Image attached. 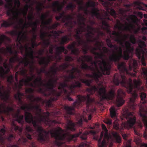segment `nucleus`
Listing matches in <instances>:
<instances>
[{
	"mask_svg": "<svg viewBox=\"0 0 147 147\" xmlns=\"http://www.w3.org/2000/svg\"><path fill=\"white\" fill-rule=\"evenodd\" d=\"M34 91V89L32 88L25 90L26 93L30 94L27 96V98L31 102L29 105L24 103L22 100V97L24 96L23 93L19 92L15 94L14 98L18 101V104L21 106V109L25 111L24 115L26 122L29 123H32L37 132L38 140L40 143H44L47 141L48 135V133H50L51 137L55 139L54 144L58 147H61L63 144L61 141L65 139L66 135L63 133V130L59 127L52 129L47 132L39 124L42 122L48 125L49 127H52L57 123V122L55 120L49 119L50 113L49 112H42V109L37 104L41 101L42 99L38 97H34L32 94Z\"/></svg>",
	"mask_w": 147,
	"mask_h": 147,
	"instance_id": "1",
	"label": "nucleus"
},
{
	"mask_svg": "<svg viewBox=\"0 0 147 147\" xmlns=\"http://www.w3.org/2000/svg\"><path fill=\"white\" fill-rule=\"evenodd\" d=\"M78 62H81V68L85 70H89L93 72L92 74H87L86 77L92 78L99 86L102 87L98 90V93L102 100H113L115 95V91L111 90L108 93L103 86V82L100 81L99 78L103 75H109L110 66H109L105 61L96 60L93 61L92 57L88 55L82 56L78 58Z\"/></svg>",
	"mask_w": 147,
	"mask_h": 147,
	"instance_id": "2",
	"label": "nucleus"
},
{
	"mask_svg": "<svg viewBox=\"0 0 147 147\" xmlns=\"http://www.w3.org/2000/svg\"><path fill=\"white\" fill-rule=\"evenodd\" d=\"M117 67L120 73H117L114 74L113 81V83L116 86H118L120 84L122 86L127 89L128 93L132 94V97L130 99V101L131 103L129 106L131 109L134 110L136 108L134 102L136 98L138 97V95L136 90L133 92V88L134 87V89L138 90L143 89V87L140 86L141 82L140 80L134 79L133 81V84L132 80L130 78L129 79L128 81L127 82L125 75H132L126 68L125 63L118 62Z\"/></svg>",
	"mask_w": 147,
	"mask_h": 147,
	"instance_id": "3",
	"label": "nucleus"
},
{
	"mask_svg": "<svg viewBox=\"0 0 147 147\" xmlns=\"http://www.w3.org/2000/svg\"><path fill=\"white\" fill-rule=\"evenodd\" d=\"M66 72L69 74V75L64 76L65 82L60 83L58 87V89L61 93V95L59 96L62 94L66 96V99L69 101H73L74 99L69 97L70 94H74L76 92L75 88H81L82 84L79 81L76 80H74V83L70 85L67 82H71L73 79L76 78V76L74 75L78 74L80 76L82 73L81 70L74 67H73L71 70H67Z\"/></svg>",
	"mask_w": 147,
	"mask_h": 147,
	"instance_id": "4",
	"label": "nucleus"
},
{
	"mask_svg": "<svg viewBox=\"0 0 147 147\" xmlns=\"http://www.w3.org/2000/svg\"><path fill=\"white\" fill-rule=\"evenodd\" d=\"M142 4V3L140 1H136L133 4H124V6L126 7V9H120L118 11V13L121 17L120 18L121 20L125 19L130 23L129 24L126 22V26H125L119 21V24H117L116 26V28L120 30L130 31L131 29H132L134 27L132 23L136 24L138 19L137 16L134 15L132 14L130 16L127 15V12L131 11L130 7L133 5L138 6V8L139 9L143 10V7L140 6V5Z\"/></svg>",
	"mask_w": 147,
	"mask_h": 147,
	"instance_id": "5",
	"label": "nucleus"
},
{
	"mask_svg": "<svg viewBox=\"0 0 147 147\" xmlns=\"http://www.w3.org/2000/svg\"><path fill=\"white\" fill-rule=\"evenodd\" d=\"M6 3L5 5V7L7 9V14L10 17L9 19L10 22L4 21L1 24V27H7L14 24L17 23L19 25H23L24 20L21 18L19 16L22 14L26 19V16L28 12L22 10L19 11L18 9L15 11V7H13V0H5Z\"/></svg>",
	"mask_w": 147,
	"mask_h": 147,
	"instance_id": "6",
	"label": "nucleus"
},
{
	"mask_svg": "<svg viewBox=\"0 0 147 147\" xmlns=\"http://www.w3.org/2000/svg\"><path fill=\"white\" fill-rule=\"evenodd\" d=\"M36 80L40 83L42 86L45 87V88H42L44 92L41 94L45 96H51L50 99L46 103L47 106L48 107H51L52 105V101H56L61 94V92L54 89L57 83V80L54 78L51 79L46 84H44L42 77H40L39 79H37Z\"/></svg>",
	"mask_w": 147,
	"mask_h": 147,
	"instance_id": "7",
	"label": "nucleus"
},
{
	"mask_svg": "<svg viewBox=\"0 0 147 147\" xmlns=\"http://www.w3.org/2000/svg\"><path fill=\"white\" fill-rule=\"evenodd\" d=\"M26 77H27V79H22L20 80L19 83H16L14 81L13 76L11 74L7 76V81L9 85L13 86V90H18V92H20V90L22 89V86L24 84L26 86H28L34 88H37V91L38 92L40 93H43L42 88L41 87L42 84H40L39 82L36 80L37 79H39L40 77H41L40 76L36 78L34 81L33 83L31 82L33 80L32 78L28 76L27 75Z\"/></svg>",
	"mask_w": 147,
	"mask_h": 147,
	"instance_id": "8",
	"label": "nucleus"
},
{
	"mask_svg": "<svg viewBox=\"0 0 147 147\" xmlns=\"http://www.w3.org/2000/svg\"><path fill=\"white\" fill-rule=\"evenodd\" d=\"M131 46V45L129 41H126L123 47H125L126 50L124 51L123 54V50L121 47H118L116 45H113V48H114L117 52L114 51H113L112 54L109 57V61L116 63L118 62L121 58H123L125 60H128L129 57V54L134 50L133 48Z\"/></svg>",
	"mask_w": 147,
	"mask_h": 147,
	"instance_id": "9",
	"label": "nucleus"
},
{
	"mask_svg": "<svg viewBox=\"0 0 147 147\" xmlns=\"http://www.w3.org/2000/svg\"><path fill=\"white\" fill-rule=\"evenodd\" d=\"M11 34L13 35H18V36L16 40L17 42V46L19 48L22 54H23L24 50H25L26 54L24 55L25 57H28L32 56L34 55V51L30 47H28L27 45H26L23 46L22 43L25 40H27L28 37L23 32V31L17 32V31L13 30L11 32Z\"/></svg>",
	"mask_w": 147,
	"mask_h": 147,
	"instance_id": "10",
	"label": "nucleus"
},
{
	"mask_svg": "<svg viewBox=\"0 0 147 147\" xmlns=\"http://www.w3.org/2000/svg\"><path fill=\"white\" fill-rule=\"evenodd\" d=\"M77 100L73 103L72 106H65L64 107V109L68 115L74 114L75 111V108H78L82 105V102H85L87 105H89L93 101L90 97V94H88L86 96L79 95L77 96Z\"/></svg>",
	"mask_w": 147,
	"mask_h": 147,
	"instance_id": "11",
	"label": "nucleus"
},
{
	"mask_svg": "<svg viewBox=\"0 0 147 147\" xmlns=\"http://www.w3.org/2000/svg\"><path fill=\"white\" fill-rule=\"evenodd\" d=\"M138 42V47L136 48L135 51L136 55L139 59L140 60L142 65L146 66L145 56L147 55L146 45L145 42L140 40H139Z\"/></svg>",
	"mask_w": 147,
	"mask_h": 147,
	"instance_id": "12",
	"label": "nucleus"
},
{
	"mask_svg": "<svg viewBox=\"0 0 147 147\" xmlns=\"http://www.w3.org/2000/svg\"><path fill=\"white\" fill-rule=\"evenodd\" d=\"M122 114L123 117L127 120L129 127H132L136 122V117L134 115V113L129 112L128 109H123Z\"/></svg>",
	"mask_w": 147,
	"mask_h": 147,
	"instance_id": "13",
	"label": "nucleus"
},
{
	"mask_svg": "<svg viewBox=\"0 0 147 147\" xmlns=\"http://www.w3.org/2000/svg\"><path fill=\"white\" fill-rule=\"evenodd\" d=\"M98 4V3L97 2L90 1L86 3V5L88 7L92 8L91 13L93 16L96 17L97 19L102 20V18L100 17V14L99 12V9L97 7H96Z\"/></svg>",
	"mask_w": 147,
	"mask_h": 147,
	"instance_id": "14",
	"label": "nucleus"
},
{
	"mask_svg": "<svg viewBox=\"0 0 147 147\" xmlns=\"http://www.w3.org/2000/svg\"><path fill=\"white\" fill-rule=\"evenodd\" d=\"M25 135L27 138L24 136H21V138L19 139L16 144L11 145L9 144V145H7L6 144V140H5V144L4 145L0 144V146H2V147H5V145H6V147H18L20 145H26L27 142V139L31 140L32 138L31 135L28 132L26 133Z\"/></svg>",
	"mask_w": 147,
	"mask_h": 147,
	"instance_id": "15",
	"label": "nucleus"
},
{
	"mask_svg": "<svg viewBox=\"0 0 147 147\" xmlns=\"http://www.w3.org/2000/svg\"><path fill=\"white\" fill-rule=\"evenodd\" d=\"M3 127L0 131V144L4 145L5 144V140H7L10 144L11 141L15 138V137L12 134L9 135L8 137H4L6 132L5 127V125H3Z\"/></svg>",
	"mask_w": 147,
	"mask_h": 147,
	"instance_id": "16",
	"label": "nucleus"
},
{
	"mask_svg": "<svg viewBox=\"0 0 147 147\" xmlns=\"http://www.w3.org/2000/svg\"><path fill=\"white\" fill-rule=\"evenodd\" d=\"M80 80L82 83L85 84L86 86L90 87L86 89V91L90 94H92L98 90V88L95 86H91V84L93 80H86L85 79L80 78Z\"/></svg>",
	"mask_w": 147,
	"mask_h": 147,
	"instance_id": "17",
	"label": "nucleus"
},
{
	"mask_svg": "<svg viewBox=\"0 0 147 147\" xmlns=\"http://www.w3.org/2000/svg\"><path fill=\"white\" fill-rule=\"evenodd\" d=\"M125 96V94L122 89H119L117 90L116 102L117 107L121 106L124 103L125 101L123 99V97Z\"/></svg>",
	"mask_w": 147,
	"mask_h": 147,
	"instance_id": "18",
	"label": "nucleus"
},
{
	"mask_svg": "<svg viewBox=\"0 0 147 147\" xmlns=\"http://www.w3.org/2000/svg\"><path fill=\"white\" fill-rule=\"evenodd\" d=\"M57 64L56 63H55L54 67H50L51 71L53 75L55 76L57 73V71H63L65 70L70 65V64L68 63H62L60 65L59 67H55Z\"/></svg>",
	"mask_w": 147,
	"mask_h": 147,
	"instance_id": "19",
	"label": "nucleus"
},
{
	"mask_svg": "<svg viewBox=\"0 0 147 147\" xmlns=\"http://www.w3.org/2000/svg\"><path fill=\"white\" fill-rule=\"evenodd\" d=\"M65 118L67 119L68 121V123H67V129L71 131H74L76 129V126L77 124H79L80 125H82V119H80L79 121H78V123H76L73 122L72 121L69 120V117L65 115Z\"/></svg>",
	"mask_w": 147,
	"mask_h": 147,
	"instance_id": "20",
	"label": "nucleus"
},
{
	"mask_svg": "<svg viewBox=\"0 0 147 147\" xmlns=\"http://www.w3.org/2000/svg\"><path fill=\"white\" fill-rule=\"evenodd\" d=\"M139 115L142 118V120L146 129L147 130V111H145L143 109H140L139 111ZM144 137L147 138V132H144Z\"/></svg>",
	"mask_w": 147,
	"mask_h": 147,
	"instance_id": "21",
	"label": "nucleus"
},
{
	"mask_svg": "<svg viewBox=\"0 0 147 147\" xmlns=\"http://www.w3.org/2000/svg\"><path fill=\"white\" fill-rule=\"evenodd\" d=\"M41 59V61L39 62V64L47 67L51 61H54V56L53 55H47V58L45 57H42Z\"/></svg>",
	"mask_w": 147,
	"mask_h": 147,
	"instance_id": "22",
	"label": "nucleus"
},
{
	"mask_svg": "<svg viewBox=\"0 0 147 147\" xmlns=\"http://www.w3.org/2000/svg\"><path fill=\"white\" fill-rule=\"evenodd\" d=\"M67 2L64 0L62 4H60L58 1H55L52 4L53 11L54 12H60L63 9V7Z\"/></svg>",
	"mask_w": 147,
	"mask_h": 147,
	"instance_id": "23",
	"label": "nucleus"
},
{
	"mask_svg": "<svg viewBox=\"0 0 147 147\" xmlns=\"http://www.w3.org/2000/svg\"><path fill=\"white\" fill-rule=\"evenodd\" d=\"M97 32V30L96 29L95 31L92 30L87 31V32L85 34V36L86 39V42H93L95 40H96L97 39L94 37L95 33Z\"/></svg>",
	"mask_w": 147,
	"mask_h": 147,
	"instance_id": "24",
	"label": "nucleus"
},
{
	"mask_svg": "<svg viewBox=\"0 0 147 147\" xmlns=\"http://www.w3.org/2000/svg\"><path fill=\"white\" fill-rule=\"evenodd\" d=\"M76 42H74L72 44H69L67 48L69 50L71 51V54L78 57L80 54V51L78 49L76 48Z\"/></svg>",
	"mask_w": 147,
	"mask_h": 147,
	"instance_id": "25",
	"label": "nucleus"
},
{
	"mask_svg": "<svg viewBox=\"0 0 147 147\" xmlns=\"http://www.w3.org/2000/svg\"><path fill=\"white\" fill-rule=\"evenodd\" d=\"M96 45L97 46V47H92L91 51V52L93 54L96 56L95 57L96 58H98L101 59V61H105L103 58L104 56V54L102 53H99L98 52H96L97 49H98L100 51H101V49L98 46V44H96ZM101 61V60H100Z\"/></svg>",
	"mask_w": 147,
	"mask_h": 147,
	"instance_id": "26",
	"label": "nucleus"
},
{
	"mask_svg": "<svg viewBox=\"0 0 147 147\" xmlns=\"http://www.w3.org/2000/svg\"><path fill=\"white\" fill-rule=\"evenodd\" d=\"M112 34L114 36H111V37L115 41L117 42L121 47H124V45H123L122 41L120 39V33L119 32H117L115 31H113L112 32Z\"/></svg>",
	"mask_w": 147,
	"mask_h": 147,
	"instance_id": "27",
	"label": "nucleus"
},
{
	"mask_svg": "<svg viewBox=\"0 0 147 147\" xmlns=\"http://www.w3.org/2000/svg\"><path fill=\"white\" fill-rule=\"evenodd\" d=\"M129 69L130 71H131L132 69L135 73L133 74V76H135L137 71H136V69L137 68L138 66V63L137 61L134 59H132L130 60L129 63Z\"/></svg>",
	"mask_w": 147,
	"mask_h": 147,
	"instance_id": "28",
	"label": "nucleus"
},
{
	"mask_svg": "<svg viewBox=\"0 0 147 147\" xmlns=\"http://www.w3.org/2000/svg\"><path fill=\"white\" fill-rule=\"evenodd\" d=\"M66 22L64 24L65 26L69 29L72 28L74 27L73 22L72 20L74 19L73 15H66L65 17Z\"/></svg>",
	"mask_w": 147,
	"mask_h": 147,
	"instance_id": "29",
	"label": "nucleus"
},
{
	"mask_svg": "<svg viewBox=\"0 0 147 147\" xmlns=\"http://www.w3.org/2000/svg\"><path fill=\"white\" fill-rule=\"evenodd\" d=\"M20 63L24 64L25 67H27L28 65L29 66V67L30 69V71L33 73L34 71V67L30 63V61L28 59V58L25 57L24 59H20V61H18Z\"/></svg>",
	"mask_w": 147,
	"mask_h": 147,
	"instance_id": "30",
	"label": "nucleus"
},
{
	"mask_svg": "<svg viewBox=\"0 0 147 147\" xmlns=\"http://www.w3.org/2000/svg\"><path fill=\"white\" fill-rule=\"evenodd\" d=\"M4 87L3 86H1V88H0V96L1 100H3L6 102H7L10 97V90H9L7 92L4 91V92L3 93L1 91V89H4Z\"/></svg>",
	"mask_w": 147,
	"mask_h": 147,
	"instance_id": "31",
	"label": "nucleus"
},
{
	"mask_svg": "<svg viewBox=\"0 0 147 147\" xmlns=\"http://www.w3.org/2000/svg\"><path fill=\"white\" fill-rule=\"evenodd\" d=\"M9 53L11 55L13 53V51L12 49L11 46H7L6 49L4 47L0 48V54L4 55L7 56V53Z\"/></svg>",
	"mask_w": 147,
	"mask_h": 147,
	"instance_id": "32",
	"label": "nucleus"
},
{
	"mask_svg": "<svg viewBox=\"0 0 147 147\" xmlns=\"http://www.w3.org/2000/svg\"><path fill=\"white\" fill-rule=\"evenodd\" d=\"M57 52L56 55H54V58L60 56V55L62 52L66 55L67 54L68 51L66 49L64 46H60L57 47L56 48Z\"/></svg>",
	"mask_w": 147,
	"mask_h": 147,
	"instance_id": "33",
	"label": "nucleus"
},
{
	"mask_svg": "<svg viewBox=\"0 0 147 147\" xmlns=\"http://www.w3.org/2000/svg\"><path fill=\"white\" fill-rule=\"evenodd\" d=\"M27 69L24 68V67H22V68L20 69V70L19 71H18L15 74V78L17 82L18 81V75L20 74L21 76L24 77H26L27 76Z\"/></svg>",
	"mask_w": 147,
	"mask_h": 147,
	"instance_id": "34",
	"label": "nucleus"
},
{
	"mask_svg": "<svg viewBox=\"0 0 147 147\" xmlns=\"http://www.w3.org/2000/svg\"><path fill=\"white\" fill-rule=\"evenodd\" d=\"M18 51H15L14 52H13V53L12 55H13L14 56L10 58L9 59V62L10 63H15L16 62L19 61H20V59H22V58L19 57L17 54Z\"/></svg>",
	"mask_w": 147,
	"mask_h": 147,
	"instance_id": "35",
	"label": "nucleus"
},
{
	"mask_svg": "<svg viewBox=\"0 0 147 147\" xmlns=\"http://www.w3.org/2000/svg\"><path fill=\"white\" fill-rule=\"evenodd\" d=\"M88 134L86 133H84L82 134L81 131H80L78 133L75 134L71 135V137L72 138H77L80 136V138L83 140H86L87 138V135Z\"/></svg>",
	"mask_w": 147,
	"mask_h": 147,
	"instance_id": "36",
	"label": "nucleus"
},
{
	"mask_svg": "<svg viewBox=\"0 0 147 147\" xmlns=\"http://www.w3.org/2000/svg\"><path fill=\"white\" fill-rule=\"evenodd\" d=\"M78 18V23L80 26H82L81 25H83L84 27L86 25L85 23L86 20V18H84V16L82 15V14L79 13L77 16Z\"/></svg>",
	"mask_w": 147,
	"mask_h": 147,
	"instance_id": "37",
	"label": "nucleus"
},
{
	"mask_svg": "<svg viewBox=\"0 0 147 147\" xmlns=\"http://www.w3.org/2000/svg\"><path fill=\"white\" fill-rule=\"evenodd\" d=\"M19 111H18V113L15 114L13 115V117H14L16 120V121H18L19 123L22 125H23L24 121L23 120L24 116L23 115H19Z\"/></svg>",
	"mask_w": 147,
	"mask_h": 147,
	"instance_id": "38",
	"label": "nucleus"
},
{
	"mask_svg": "<svg viewBox=\"0 0 147 147\" xmlns=\"http://www.w3.org/2000/svg\"><path fill=\"white\" fill-rule=\"evenodd\" d=\"M6 69L5 70L2 66L0 67V77L3 79L6 77L5 75L8 74L10 71V68Z\"/></svg>",
	"mask_w": 147,
	"mask_h": 147,
	"instance_id": "39",
	"label": "nucleus"
},
{
	"mask_svg": "<svg viewBox=\"0 0 147 147\" xmlns=\"http://www.w3.org/2000/svg\"><path fill=\"white\" fill-rule=\"evenodd\" d=\"M134 142H135L137 145L140 147L143 146L144 147H147V144H143L142 143L140 138L138 136L135 137Z\"/></svg>",
	"mask_w": 147,
	"mask_h": 147,
	"instance_id": "40",
	"label": "nucleus"
},
{
	"mask_svg": "<svg viewBox=\"0 0 147 147\" xmlns=\"http://www.w3.org/2000/svg\"><path fill=\"white\" fill-rule=\"evenodd\" d=\"M88 43V42L86 41L79 45L82 47V51L84 54H86L88 53V51L90 48Z\"/></svg>",
	"mask_w": 147,
	"mask_h": 147,
	"instance_id": "41",
	"label": "nucleus"
},
{
	"mask_svg": "<svg viewBox=\"0 0 147 147\" xmlns=\"http://www.w3.org/2000/svg\"><path fill=\"white\" fill-rule=\"evenodd\" d=\"M11 126L12 128L14 129L16 131H18L19 134L21 136L22 131V129L18 126H17L14 121H13L12 122Z\"/></svg>",
	"mask_w": 147,
	"mask_h": 147,
	"instance_id": "42",
	"label": "nucleus"
},
{
	"mask_svg": "<svg viewBox=\"0 0 147 147\" xmlns=\"http://www.w3.org/2000/svg\"><path fill=\"white\" fill-rule=\"evenodd\" d=\"M38 22H39L38 20H37L36 21L34 22H30L28 23H27L26 22L23 25V29L24 27H26L27 28V26L28 25H29L32 27L37 28Z\"/></svg>",
	"mask_w": 147,
	"mask_h": 147,
	"instance_id": "43",
	"label": "nucleus"
},
{
	"mask_svg": "<svg viewBox=\"0 0 147 147\" xmlns=\"http://www.w3.org/2000/svg\"><path fill=\"white\" fill-rule=\"evenodd\" d=\"M70 39L67 36H64L62 37L60 40V44L61 45L68 42Z\"/></svg>",
	"mask_w": 147,
	"mask_h": 147,
	"instance_id": "44",
	"label": "nucleus"
},
{
	"mask_svg": "<svg viewBox=\"0 0 147 147\" xmlns=\"http://www.w3.org/2000/svg\"><path fill=\"white\" fill-rule=\"evenodd\" d=\"M101 138H100L98 141V147H106V142L105 139L101 141Z\"/></svg>",
	"mask_w": 147,
	"mask_h": 147,
	"instance_id": "45",
	"label": "nucleus"
},
{
	"mask_svg": "<svg viewBox=\"0 0 147 147\" xmlns=\"http://www.w3.org/2000/svg\"><path fill=\"white\" fill-rule=\"evenodd\" d=\"M140 96L141 100V102L145 104L147 102L146 94L144 92H142L140 93Z\"/></svg>",
	"mask_w": 147,
	"mask_h": 147,
	"instance_id": "46",
	"label": "nucleus"
},
{
	"mask_svg": "<svg viewBox=\"0 0 147 147\" xmlns=\"http://www.w3.org/2000/svg\"><path fill=\"white\" fill-rule=\"evenodd\" d=\"M74 36L75 38L77 40L79 45L86 41L81 39L80 35L75 34L74 35Z\"/></svg>",
	"mask_w": 147,
	"mask_h": 147,
	"instance_id": "47",
	"label": "nucleus"
},
{
	"mask_svg": "<svg viewBox=\"0 0 147 147\" xmlns=\"http://www.w3.org/2000/svg\"><path fill=\"white\" fill-rule=\"evenodd\" d=\"M116 109L113 107H112L110 109V115L112 118L116 117Z\"/></svg>",
	"mask_w": 147,
	"mask_h": 147,
	"instance_id": "48",
	"label": "nucleus"
},
{
	"mask_svg": "<svg viewBox=\"0 0 147 147\" xmlns=\"http://www.w3.org/2000/svg\"><path fill=\"white\" fill-rule=\"evenodd\" d=\"M142 71L144 79L146 82V84L147 86V68L143 67Z\"/></svg>",
	"mask_w": 147,
	"mask_h": 147,
	"instance_id": "49",
	"label": "nucleus"
},
{
	"mask_svg": "<svg viewBox=\"0 0 147 147\" xmlns=\"http://www.w3.org/2000/svg\"><path fill=\"white\" fill-rule=\"evenodd\" d=\"M102 25L104 26V27L103 26H102L103 29L105 30H107L108 32H109L110 30L109 29V26L107 22L105 20H103L102 21Z\"/></svg>",
	"mask_w": 147,
	"mask_h": 147,
	"instance_id": "50",
	"label": "nucleus"
},
{
	"mask_svg": "<svg viewBox=\"0 0 147 147\" xmlns=\"http://www.w3.org/2000/svg\"><path fill=\"white\" fill-rule=\"evenodd\" d=\"M76 7V5L72 3H70L69 5L67 6L66 9L67 10H70L72 11H73Z\"/></svg>",
	"mask_w": 147,
	"mask_h": 147,
	"instance_id": "51",
	"label": "nucleus"
},
{
	"mask_svg": "<svg viewBox=\"0 0 147 147\" xmlns=\"http://www.w3.org/2000/svg\"><path fill=\"white\" fill-rule=\"evenodd\" d=\"M29 3H31V5H33L34 3L37 4L38 5L37 6H40L42 7V8H45V7L44 5L43 4L40 2H38L36 1L35 0L34 1H32L31 0V2H29Z\"/></svg>",
	"mask_w": 147,
	"mask_h": 147,
	"instance_id": "52",
	"label": "nucleus"
},
{
	"mask_svg": "<svg viewBox=\"0 0 147 147\" xmlns=\"http://www.w3.org/2000/svg\"><path fill=\"white\" fill-rule=\"evenodd\" d=\"M46 67L43 66V67L40 70V71L41 73H44L47 76H50V77H51L52 76L50 75V72L46 71Z\"/></svg>",
	"mask_w": 147,
	"mask_h": 147,
	"instance_id": "53",
	"label": "nucleus"
},
{
	"mask_svg": "<svg viewBox=\"0 0 147 147\" xmlns=\"http://www.w3.org/2000/svg\"><path fill=\"white\" fill-rule=\"evenodd\" d=\"M83 1H82V4L81 5H78V10L79 11H85V13L87 14V9L85 7L83 6Z\"/></svg>",
	"mask_w": 147,
	"mask_h": 147,
	"instance_id": "54",
	"label": "nucleus"
},
{
	"mask_svg": "<svg viewBox=\"0 0 147 147\" xmlns=\"http://www.w3.org/2000/svg\"><path fill=\"white\" fill-rule=\"evenodd\" d=\"M130 42L133 44H135L136 43V40L135 36L133 34L131 35L129 37Z\"/></svg>",
	"mask_w": 147,
	"mask_h": 147,
	"instance_id": "55",
	"label": "nucleus"
},
{
	"mask_svg": "<svg viewBox=\"0 0 147 147\" xmlns=\"http://www.w3.org/2000/svg\"><path fill=\"white\" fill-rule=\"evenodd\" d=\"M51 33L54 34L55 37L59 36L60 34L63 33V32L61 31H55L52 30L51 31Z\"/></svg>",
	"mask_w": 147,
	"mask_h": 147,
	"instance_id": "56",
	"label": "nucleus"
},
{
	"mask_svg": "<svg viewBox=\"0 0 147 147\" xmlns=\"http://www.w3.org/2000/svg\"><path fill=\"white\" fill-rule=\"evenodd\" d=\"M106 42L107 45L109 47L111 48H113V45L112 44L110 38H107L106 40Z\"/></svg>",
	"mask_w": 147,
	"mask_h": 147,
	"instance_id": "57",
	"label": "nucleus"
},
{
	"mask_svg": "<svg viewBox=\"0 0 147 147\" xmlns=\"http://www.w3.org/2000/svg\"><path fill=\"white\" fill-rule=\"evenodd\" d=\"M42 43L45 47H47L50 44L49 40L46 39L42 41Z\"/></svg>",
	"mask_w": 147,
	"mask_h": 147,
	"instance_id": "58",
	"label": "nucleus"
},
{
	"mask_svg": "<svg viewBox=\"0 0 147 147\" xmlns=\"http://www.w3.org/2000/svg\"><path fill=\"white\" fill-rule=\"evenodd\" d=\"M116 142L118 143H120L121 142V138L120 136L116 134L114 135Z\"/></svg>",
	"mask_w": 147,
	"mask_h": 147,
	"instance_id": "59",
	"label": "nucleus"
},
{
	"mask_svg": "<svg viewBox=\"0 0 147 147\" xmlns=\"http://www.w3.org/2000/svg\"><path fill=\"white\" fill-rule=\"evenodd\" d=\"M52 21V20L51 19H49L47 20H46V19L45 21H43V22H42V24L45 25H49L50 24Z\"/></svg>",
	"mask_w": 147,
	"mask_h": 147,
	"instance_id": "60",
	"label": "nucleus"
},
{
	"mask_svg": "<svg viewBox=\"0 0 147 147\" xmlns=\"http://www.w3.org/2000/svg\"><path fill=\"white\" fill-rule=\"evenodd\" d=\"M102 129L105 131V136H107L108 137V130L106 126L104 124L102 125Z\"/></svg>",
	"mask_w": 147,
	"mask_h": 147,
	"instance_id": "61",
	"label": "nucleus"
},
{
	"mask_svg": "<svg viewBox=\"0 0 147 147\" xmlns=\"http://www.w3.org/2000/svg\"><path fill=\"white\" fill-rule=\"evenodd\" d=\"M65 60L67 62H70L73 61L74 59L71 56L67 55L65 57Z\"/></svg>",
	"mask_w": 147,
	"mask_h": 147,
	"instance_id": "62",
	"label": "nucleus"
},
{
	"mask_svg": "<svg viewBox=\"0 0 147 147\" xmlns=\"http://www.w3.org/2000/svg\"><path fill=\"white\" fill-rule=\"evenodd\" d=\"M85 32L86 31L87 32L90 30H92L95 31L96 28L93 27L92 26L89 25H87L86 27V29L85 28Z\"/></svg>",
	"mask_w": 147,
	"mask_h": 147,
	"instance_id": "63",
	"label": "nucleus"
},
{
	"mask_svg": "<svg viewBox=\"0 0 147 147\" xmlns=\"http://www.w3.org/2000/svg\"><path fill=\"white\" fill-rule=\"evenodd\" d=\"M60 25V23H56L51 26H49V28L51 29H54L56 28L57 26Z\"/></svg>",
	"mask_w": 147,
	"mask_h": 147,
	"instance_id": "64",
	"label": "nucleus"
}]
</instances>
